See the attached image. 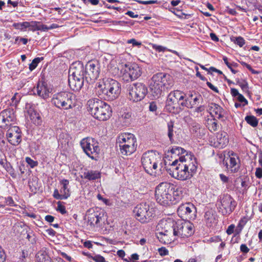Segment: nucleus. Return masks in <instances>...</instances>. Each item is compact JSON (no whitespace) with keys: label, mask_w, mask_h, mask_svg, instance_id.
I'll return each mask as SVG.
<instances>
[{"label":"nucleus","mask_w":262,"mask_h":262,"mask_svg":"<svg viewBox=\"0 0 262 262\" xmlns=\"http://www.w3.org/2000/svg\"><path fill=\"white\" fill-rule=\"evenodd\" d=\"M95 88L99 96L108 100L117 98L121 93V85L117 80L107 78L96 83Z\"/></svg>","instance_id":"obj_1"},{"label":"nucleus","mask_w":262,"mask_h":262,"mask_svg":"<svg viewBox=\"0 0 262 262\" xmlns=\"http://www.w3.org/2000/svg\"><path fill=\"white\" fill-rule=\"evenodd\" d=\"M86 105L88 112L98 120H107L112 115L110 106L97 98L90 99L88 101Z\"/></svg>","instance_id":"obj_2"},{"label":"nucleus","mask_w":262,"mask_h":262,"mask_svg":"<svg viewBox=\"0 0 262 262\" xmlns=\"http://www.w3.org/2000/svg\"><path fill=\"white\" fill-rule=\"evenodd\" d=\"M116 144L118 145L121 153L123 155H130L137 148L135 136L130 133H124L117 137Z\"/></svg>","instance_id":"obj_3"},{"label":"nucleus","mask_w":262,"mask_h":262,"mask_svg":"<svg viewBox=\"0 0 262 262\" xmlns=\"http://www.w3.org/2000/svg\"><path fill=\"white\" fill-rule=\"evenodd\" d=\"M161 156L157 152L150 150L144 153L141 158V163L145 171L151 174L162 164Z\"/></svg>","instance_id":"obj_4"},{"label":"nucleus","mask_w":262,"mask_h":262,"mask_svg":"<svg viewBox=\"0 0 262 262\" xmlns=\"http://www.w3.org/2000/svg\"><path fill=\"white\" fill-rule=\"evenodd\" d=\"M69 85L75 91H79L82 87L84 81L83 67L78 63L77 66H73L69 70Z\"/></svg>","instance_id":"obj_5"},{"label":"nucleus","mask_w":262,"mask_h":262,"mask_svg":"<svg viewBox=\"0 0 262 262\" xmlns=\"http://www.w3.org/2000/svg\"><path fill=\"white\" fill-rule=\"evenodd\" d=\"M173 189V185L170 183H160L155 190V197L158 203L162 205L168 204L172 200Z\"/></svg>","instance_id":"obj_6"},{"label":"nucleus","mask_w":262,"mask_h":262,"mask_svg":"<svg viewBox=\"0 0 262 262\" xmlns=\"http://www.w3.org/2000/svg\"><path fill=\"white\" fill-rule=\"evenodd\" d=\"M171 176L179 180L184 181L190 179L194 174L189 170L186 167L181 164L178 160H175L170 165V167L167 169Z\"/></svg>","instance_id":"obj_7"},{"label":"nucleus","mask_w":262,"mask_h":262,"mask_svg":"<svg viewBox=\"0 0 262 262\" xmlns=\"http://www.w3.org/2000/svg\"><path fill=\"white\" fill-rule=\"evenodd\" d=\"M73 97V96L71 93L61 92L53 95L51 102L57 108L68 110L72 108L74 106Z\"/></svg>","instance_id":"obj_8"},{"label":"nucleus","mask_w":262,"mask_h":262,"mask_svg":"<svg viewBox=\"0 0 262 262\" xmlns=\"http://www.w3.org/2000/svg\"><path fill=\"white\" fill-rule=\"evenodd\" d=\"M186 94L182 91L175 90L171 92L167 96L165 108L172 113H177L180 109L181 100H184Z\"/></svg>","instance_id":"obj_9"},{"label":"nucleus","mask_w":262,"mask_h":262,"mask_svg":"<svg viewBox=\"0 0 262 262\" xmlns=\"http://www.w3.org/2000/svg\"><path fill=\"white\" fill-rule=\"evenodd\" d=\"M121 78L124 82H131L141 75V68L136 63L125 64L121 70Z\"/></svg>","instance_id":"obj_10"},{"label":"nucleus","mask_w":262,"mask_h":262,"mask_svg":"<svg viewBox=\"0 0 262 262\" xmlns=\"http://www.w3.org/2000/svg\"><path fill=\"white\" fill-rule=\"evenodd\" d=\"M80 145L85 154L92 160H97L100 152L98 143L93 139L87 137L80 141Z\"/></svg>","instance_id":"obj_11"},{"label":"nucleus","mask_w":262,"mask_h":262,"mask_svg":"<svg viewBox=\"0 0 262 262\" xmlns=\"http://www.w3.org/2000/svg\"><path fill=\"white\" fill-rule=\"evenodd\" d=\"M128 91V99L133 102H138L145 97L147 93V89L142 83H136L129 87Z\"/></svg>","instance_id":"obj_12"},{"label":"nucleus","mask_w":262,"mask_h":262,"mask_svg":"<svg viewBox=\"0 0 262 262\" xmlns=\"http://www.w3.org/2000/svg\"><path fill=\"white\" fill-rule=\"evenodd\" d=\"M193 225L189 221L179 220L176 222V236L188 237L193 234Z\"/></svg>","instance_id":"obj_13"},{"label":"nucleus","mask_w":262,"mask_h":262,"mask_svg":"<svg viewBox=\"0 0 262 262\" xmlns=\"http://www.w3.org/2000/svg\"><path fill=\"white\" fill-rule=\"evenodd\" d=\"M16 118L15 111L12 108H7L0 113V127L7 128V127L14 123Z\"/></svg>","instance_id":"obj_14"},{"label":"nucleus","mask_w":262,"mask_h":262,"mask_svg":"<svg viewBox=\"0 0 262 262\" xmlns=\"http://www.w3.org/2000/svg\"><path fill=\"white\" fill-rule=\"evenodd\" d=\"M185 98V100L181 102V105L188 108H191L198 105L201 101H203L202 96L199 93L194 92H190Z\"/></svg>","instance_id":"obj_15"},{"label":"nucleus","mask_w":262,"mask_h":262,"mask_svg":"<svg viewBox=\"0 0 262 262\" xmlns=\"http://www.w3.org/2000/svg\"><path fill=\"white\" fill-rule=\"evenodd\" d=\"M179 163L186 167L189 170L195 173L196 171L198 164L195 157L187 152L185 155L181 156L178 160Z\"/></svg>","instance_id":"obj_16"},{"label":"nucleus","mask_w":262,"mask_h":262,"mask_svg":"<svg viewBox=\"0 0 262 262\" xmlns=\"http://www.w3.org/2000/svg\"><path fill=\"white\" fill-rule=\"evenodd\" d=\"M164 231L160 232L157 235V237L159 241L164 244L168 243V241H166L165 238L167 236L173 235L176 236L174 231H176V222L173 221L166 222L164 225Z\"/></svg>","instance_id":"obj_17"},{"label":"nucleus","mask_w":262,"mask_h":262,"mask_svg":"<svg viewBox=\"0 0 262 262\" xmlns=\"http://www.w3.org/2000/svg\"><path fill=\"white\" fill-rule=\"evenodd\" d=\"M6 136L8 142L13 145L16 146L21 142V133L17 126L11 127L7 130Z\"/></svg>","instance_id":"obj_18"},{"label":"nucleus","mask_w":262,"mask_h":262,"mask_svg":"<svg viewBox=\"0 0 262 262\" xmlns=\"http://www.w3.org/2000/svg\"><path fill=\"white\" fill-rule=\"evenodd\" d=\"M85 78H90L91 80H95L98 77L100 73L99 66L97 61H89L86 64Z\"/></svg>","instance_id":"obj_19"},{"label":"nucleus","mask_w":262,"mask_h":262,"mask_svg":"<svg viewBox=\"0 0 262 262\" xmlns=\"http://www.w3.org/2000/svg\"><path fill=\"white\" fill-rule=\"evenodd\" d=\"M59 184L62 186L60 192L57 189H55L53 192V196L57 200L67 199L70 195V189L68 188L69 181L67 179H62L60 181Z\"/></svg>","instance_id":"obj_20"},{"label":"nucleus","mask_w":262,"mask_h":262,"mask_svg":"<svg viewBox=\"0 0 262 262\" xmlns=\"http://www.w3.org/2000/svg\"><path fill=\"white\" fill-rule=\"evenodd\" d=\"M154 80L159 82L164 89L171 87L173 84L172 77L165 73H158L154 75Z\"/></svg>","instance_id":"obj_21"},{"label":"nucleus","mask_w":262,"mask_h":262,"mask_svg":"<svg viewBox=\"0 0 262 262\" xmlns=\"http://www.w3.org/2000/svg\"><path fill=\"white\" fill-rule=\"evenodd\" d=\"M211 141V145L215 147L223 148L228 143V137L227 133L220 132L216 135V138Z\"/></svg>","instance_id":"obj_22"},{"label":"nucleus","mask_w":262,"mask_h":262,"mask_svg":"<svg viewBox=\"0 0 262 262\" xmlns=\"http://www.w3.org/2000/svg\"><path fill=\"white\" fill-rule=\"evenodd\" d=\"M33 91L34 94L36 93L40 97L45 99L49 98L51 93V89L44 82H39Z\"/></svg>","instance_id":"obj_23"},{"label":"nucleus","mask_w":262,"mask_h":262,"mask_svg":"<svg viewBox=\"0 0 262 262\" xmlns=\"http://www.w3.org/2000/svg\"><path fill=\"white\" fill-rule=\"evenodd\" d=\"M221 203L226 213L233 212L236 206V203L233 199L227 194L223 195L221 200Z\"/></svg>","instance_id":"obj_24"},{"label":"nucleus","mask_w":262,"mask_h":262,"mask_svg":"<svg viewBox=\"0 0 262 262\" xmlns=\"http://www.w3.org/2000/svg\"><path fill=\"white\" fill-rule=\"evenodd\" d=\"M26 109L29 116V118L32 122L36 125H40L42 123V120L40 114L36 111L33 105L29 103L26 105Z\"/></svg>","instance_id":"obj_25"},{"label":"nucleus","mask_w":262,"mask_h":262,"mask_svg":"<svg viewBox=\"0 0 262 262\" xmlns=\"http://www.w3.org/2000/svg\"><path fill=\"white\" fill-rule=\"evenodd\" d=\"M149 89L151 95L155 99L159 98L162 95V91L164 90L163 86L159 82L154 80V76L151 78Z\"/></svg>","instance_id":"obj_26"},{"label":"nucleus","mask_w":262,"mask_h":262,"mask_svg":"<svg viewBox=\"0 0 262 262\" xmlns=\"http://www.w3.org/2000/svg\"><path fill=\"white\" fill-rule=\"evenodd\" d=\"M190 131L193 136L201 138L205 135V129L196 122L191 124Z\"/></svg>","instance_id":"obj_27"},{"label":"nucleus","mask_w":262,"mask_h":262,"mask_svg":"<svg viewBox=\"0 0 262 262\" xmlns=\"http://www.w3.org/2000/svg\"><path fill=\"white\" fill-rule=\"evenodd\" d=\"M209 110L210 114L215 118L220 119L223 116V108L216 103H210L209 105Z\"/></svg>","instance_id":"obj_28"},{"label":"nucleus","mask_w":262,"mask_h":262,"mask_svg":"<svg viewBox=\"0 0 262 262\" xmlns=\"http://www.w3.org/2000/svg\"><path fill=\"white\" fill-rule=\"evenodd\" d=\"M195 207L191 203L183 204L179 206L177 209L178 213H191L196 212Z\"/></svg>","instance_id":"obj_29"},{"label":"nucleus","mask_w":262,"mask_h":262,"mask_svg":"<svg viewBox=\"0 0 262 262\" xmlns=\"http://www.w3.org/2000/svg\"><path fill=\"white\" fill-rule=\"evenodd\" d=\"M14 231L17 234H19L20 237L24 239L27 232L30 231V229L25 224H18L14 226Z\"/></svg>","instance_id":"obj_30"},{"label":"nucleus","mask_w":262,"mask_h":262,"mask_svg":"<svg viewBox=\"0 0 262 262\" xmlns=\"http://www.w3.org/2000/svg\"><path fill=\"white\" fill-rule=\"evenodd\" d=\"M100 177L101 173L99 171L97 170H88L83 172V175L81 176V178L92 181L98 179L100 178Z\"/></svg>","instance_id":"obj_31"},{"label":"nucleus","mask_w":262,"mask_h":262,"mask_svg":"<svg viewBox=\"0 0 262 262\" xmlns=\"http://www.w3.org/2000/svg\"><path fill=\"white\" fill-rule=\"evenodd\" d=\"M101 214L99 215H96L95 214H86L84 216V220L88 219V223L91 226H95V225L98 224L100 220H101V216H100Z\"/></svg>","instance_id":"obj_32"},{"label":"nucleus","mask_w":262,"mask_h":262,"mask_svg":"<svg viewBox=\"0 0 262 262\" xmlns=\"http://www.w3.org/2000/svg\"><path fill=\"white\" fill-rule=\"evenodd\" d=\"M227 167L229 168L231 172H236L239 168V166L237 162V159L235 157L229 158V161L226 163Z\"/></svg>","instance_id":"obj_33"},{"label":"nucleus","mask_w":262,"mask_h":262,"mask_svg":"<svg viewBox=\"0 0 262 262\" xmlns=\"http://www.w3.org/2000/svg\"><path fill=\"white\" fill-rule=\"evenodd\" d=\"M152 211L150 210L148 204L146 203H142L137 205L134 209L133 213H151Z\"/></svg>","instance_id":"obj_34"},{"label":"nucleus","mask_w":262,"mask_h":262,"mask_svg":"<svg viewBox=\"0 0 262 262\" xmlns=\"http://www.w3.org/2000/svg\"><path fill=\"white\" fill-rule=\"evenodd\" d=\"M134 217L141 223H146L151 220L152 215L150 214H134Z\"/></svg>","instance_id":"obj_35"},{"label":"nucleus","mask_w":262,"mask_h":262,"mask_svg":"<svg viewBox=\"0 0 262 262\" xmlns=\"http://www.w3.org/2000/svg\"><path fill=\"white\" fill-rule=\"evenodd\" d=\"M207 126L210 132H213L217 130L219 127V124L217 121L214 118L207 120Z\"/></svg>","instance_id":"obj_36"},{"label":"nucleus","mask_w":262,"mask_h":262,"mask_svg":"<svg viewBox=\"0 0 262 262\" xmlns=\"http://www.w3.org/2000/svg\"><path fill=\"white\" fill-rule=\"evenodd\" d=\"M245 119L248 124L253 127H256L258 125V121L254 116H247Z\"/></svg>","instance_id":"obj_37"},{"label":"nucleus","mask_w":262,"mask_h":262,"mask_svg":"<svg viewBox=\"0 0 262 262\" xmlns=\"http://www.w3.org/2000/svg\"><path fill=\"white\" fill-rule=\"evenodd\" d=\"M231 40L234 43L238 45L240 47H242L245 44V39L241 36L232 37L231 38Z\"/></svg>","instance_id":"obj_38"},{"label":"nucleus","mask_w":262,"mask_h":262,"mask_svg":"<svg viewBox=\"0 0 262 262\" xmlns=\"http://www.w3.org/2000/svg\"><path fill=\"white\" fill-rule=\"evenodd\" d=\"M14 27L16 29L23 30L25 29L28 28L29 27L28 21H24L23 23H14L13 24Z\"/></svg>","instance_id":"obj_39"},{"label":"nucleus","mask_w":262,"mask_h":262,"mask_svg":"<svg viewBox=\"0 0 262 262\" xmlns=\"http://www.w3.org/2000/svg\"><path fill=\"white\" fill-rule=\"evenodd\" d=\"M168 137L170 141H172L173 136V122L170 121L167 123Z\"/></svg>","instance_id":"obj_40"},{"label":"nucleus","mask_w":262,"mask_h":262,"mask_svg":"<svg viewBox=\"0 0 262 262\" xmlns=\"http://www.w3.org/2000/svg\"><path fill=\"white\" fill-rule=\"evenodd\" d=\"M171 152L172 154L179 155L184 154L187 152L183 148L179 146H173L171 149Z\"/></svg>","instance_id":"obj_41"},{"label":"nucleus","mask_w":262,"mask_h":262,"mask_svg":"<svg viewBox=\"0 0 262 262\" xmlns=\"http://www.w3.org/2000/svg\"><path fill=\"white\" fill-rule=\"evenodd\" d=\"M5 169L13 178H16V173L14 168H13V167L12 166L10 163L6 165V167Z\"/></svg>","instance_id":"obj_42"},{"label":"nucleus","mask_w":262,"mask_h":262,"mask_svg":"<svg viewBox=\"0 0 262 262\" xmlns=\"http://www.w3.org/2000/svg\"><path fill=\"white\" fill-rule=\"evenodd\" d=\"M28 255V251L25 250H22L19 258V261L20 262H28V259H29Z\"/></svg>","instance_id":"obj_43"},{"label":"nucleus","mask_w":262,"mask_h":262,"mask_svg":"<svg viewBox=\"0 0 262 262\" xmlns=\"http://www.w3.org/2000/svg\"><path fill=\"white\" fill-rule=\"evenodd\" d=\"M236 83L244 91H248V84L245 80H237Z\"/></svg>","instance_id":"obj_44"},{"label":"nucleus","mask_w":262,"mask_h":262,"mask_svg":"<svg viewBox=\"0 0 262 262\" xmlns=\"http://www.w3.org/2000/svg\"><path fill=\"white\" fill-rule=\"evenodd\" d=\"M29 30L32 31L33 32L38 31V25L39 21H32L31 22H29Z\"/></svg>","instance_id":"obj_45"},{"label":"nucleus","mask_w":262,"mask_h":262,"mask_svg":"<svg viewBox=\"0 0 262 262\" xmlns=\"http://www.w3.org/2000/svg\"><path fill=\"white\" fill-rule=\"evenodd\" d=\"M41 59L39 57L34 58L32 62L29 64V69L31 71L34 70L37 66L38 64L40 62Z\"/></svg>","instance_id":"obj_46"},{"label":"nucleus","mask_w":262,"mask_h":262,"mask_svg":"<svg viewBox=\"0 0 262 262\" xmlns=\"http://www.w3.org/2000/svg\"><path fill=\"white\" fill-rule=\"evenodd\" d=\"M223 60L225 62V63L226 64V66L228 67L229 69H230L232 73L235 74L236 73L237 71L233 69H232V66H235V63H231L228 61V59L227 57H223Z\"/></svg>","instance_id":"obj_47"},{"label":"nucleus","mask_w":262,"mask_h":262,"mask_svg":"<svg viewBox=\"0 0 262 262\" xmlns=\"http://www.w3.org/2000/svg\"><path fill=\"white\" fill-rule=\"evenodd\" d=\"M25 161L31 168H34L37 166L38 165L37 161H34L30 157H26L25 158Z\"/></svg>","instance_id":"obj_48"},{"label":"nucleus","mask_w":262,"mask_h":262,"mask_svg":"<svg viewBox=\"0 0 262 262\" xmlns=\"http://www.w3.org/2000/svg\"><path fill=\"white\" fill-rule=\"evenodd\" d=\"M20 99V95L17 93H15L14 95L11 98L12 105L16 106Z\"/></svg>","instance_id":"obj_49"},{"label":"nucleus","mask_w":262,"mask_h":262,"mask_svg":"<svg viewBox=\"0 0 262 262\" xmlns=\"http://www.w3.org/2000/svg\"><path fill=\"white\" fill-rule=\"evenodd\" d=\"M25 238L28 239V241L32 244L35 242L34 234L33 233V232L31 230L27 232Z\"/></svg>","instance_id":"obj_50"},{"label":"nucleus","mask_w":262,"mask_h":262,"mask_svg":"<svg viewBox=\"0 0 262 262\" xmlns=\"http://www.w3.org/2000/svg\"><path fill=\"white\" fill-rule=\"evenodd\" d=\"M92 259L95 262H107L105 258L100 255H96L93 256Z\"/></svg>","instance_id":"obj_51"},{"label":"nucleus","mask_w":262,"mask_h":262,"mask_svg":"<svg viewBox=\"0 0 262 262\" xmlns=\"http://www.w3.org/2000/svg\"><path fill=\"white\" fill-rule=\"evenodd\" d=\"M158 252L161 256L168 255L169 252L168 250L165 247H161L158 249Z\"/></svg>","instance_id":"obj_52"},{"label":"nucleus","mask_w":262,"mask_h":262,"mask_svg":"<svg viewBox=\"0 0 262 262\" xmlns=\"http://www.w3.org/2000/svg\"><path fill=\"white\" fill-rule=\"evenodd\" d=\"M152 47L154 49L156 50L157 51L160 52H164L166 50V48L162 46L157 45L156 44H153L152 45Z\"/></svg>","instance_id":"obj_53"},{"label":"nucleus","mask_w":262,"mask_h":262,"mask_svg":"<svg viewBox=\"0 0 262 262\" xmlns=\"http://www.w3.org/2000/svg\"><path fill=\"white\" fill-rule=\"evenodd\" d=\"M117 255L122 258V259L124 261H126V262H130L126 258H124V257L125 256V253L124 252V250H118L117 252Z\"/></svg>","instance_id":"obj_54"},{"label":"nucleus","mask_w":262,"mask_h":262,"mask_svg":"<svg viewBox=\"0 0 262 262\" xmlns=\"http://www.w3.org/2000/svg\"><path fill=\"white\" fill-rule=\"evenodd\" d=\"M237 100L242 103H244L243 105L245 106L248 104V101L247 99L244 97V96L242 94H239L237 97Z\"/></svg>","instance_id":"obj_55"},{"label":"nucleus","mask_w":262,"mask_h":262,"mask_svg":"<svg viewBox=\"0 0 262 262\" xmlns=\"http://www.w3.org/2000/svg\"><path fill=\"white\" fill-rule=\"evenodd\" d=\"M248 221V219L247 217H246V216L243 217V218H242L240 220V221L238 223V226L240 227L241 228H243L246 225V224L247 223Z\"/></svg>","instance_id":"obj_56"},{"label":"nucleus","mask_w":262,"mask_h":262,"mask_svg":"<svg viewBox=\"0 0 262 262\" xmlns=\"http://www.w3.org/2000/svg\"><path fill=\"white\" fill-rule=\"evenodd\" d=\"M6 258V254L3 249L0 246V262H5Z\"/></svg>","instance_id":"obj_57"},{"label":"nucleus","mask_w":262,"mask_h":262,"mask_svg":"<svg viewBox=\"0 0 262 262\" xmlns=\"http://www.w3.org/2000/svg\"><path fill=\"white\" fill-rule=\"evenodd\" d=\"M132 114L129 112L124 113L122 115V118L125 120L126 122H128L130 120Z\"/></svg>","instance_id":"obj_58"},{"label":"nucleus","mask_w":262,"mask_h":262,"mask_svg":"<svg viewBox=\"0 0 262 262\" xmlns=\"http://www.w3.org/2000/svg\"><path fill=\"white\" fill-rule=\"evenodd\" d=\"M127 43H132L133 46H139L141 45L140 42L137 41L135 39L132 38L127 41Z\"/></svg>","instance_id":"obj_59"},{"label":"nucleus","mask_w":262,"mask_h":262,"mask_svg":"<svg viewBox=\"0 0 262 262\" xmlns=\"http://www.w3.org/2000/svg\"><path fill=\"white\" fill-rule=\"evenodd\" d=\"M57 210L60 213H66L65 207L60 202L58 203Z\"/></svg>","instance_id":"obj_60"},{"label":"nucleus","mask_w":262,"mask_h":262,"mask_svg":"<svg viewBox=\"0 0 262 262\" xmlns=\"http://www.w3.org/2000/svg\"><path fill=\"white\" fill-rule=\"evenodd\" d=\"M157 109L156 103L155 102H151L149 104V110L151 112H155Z\"/></svg>","instance_id":"obj_61"},{"label":"nucleus","mask_w":262,"mask_h":262,"mask_svg":"<svg viewBox=\"0 0 262 262\" xmlns=\"http://www.w3.org/2000/svg\"><path fill=\"white\" fill-rule=\"evenodd\" d=\"M39 30L42 31H47L49 30L48 26L46 25L41 24L40 22H39L38 31Z\"/></svg>","instance_id":"obj_62"},{"label":"nucleus","mask_w":262,"mask_h":262,"mask_svg":"<svg viewBox=\"0 0 262 262\" xmlns=\"http://www.w3.org/2000/svg\"><path fill=\"white\" fill-rule=\"evenodd\" d=\"M255 176L258 179L262 178V168L258 167L256 169Z\"/></svg>","instance_id":"obj_63"},{"label":"nucleus","mask_w":262,"mask_h":262,"mask_svg":"<svg viewBox=\"0 0 262 262\" xmlns=\"http://www.w3.org/2000/svg\"><path fill=\"white\" fill-rule=\"evenodd\" d=\"M240 250L242 252L244 253H247L249 251V249L245 244H242L241 245Z\"/></svg>","instance_id":"obj_64"}]
</instances>
